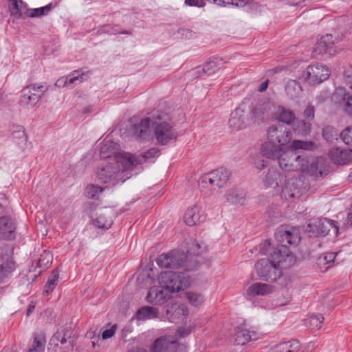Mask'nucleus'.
Here are the masks:
<instances>
[{"mask_svg":"<svg viewBox=\"0 0 352 352\" xmlns=\"http://www.w3.org/2000/svg\"><path fill=\"white\" fill-rule=\"evenodd\" d=\"M132 164L127 160L126 153L117 155V161L101 163L96 171L97 181L107 186L123 184L131 177Z\"/></svg>","mask_w":352,"mask_h":352,"instance_id":"1","label":"nucleus"},{"mask_svg":"<svg viewBox=\"0 0 352 352\" xmlns=\"http://www.w3.org/2000/svg\"><path fill=\"white\" fill-rule=\"evenodd\" d=\"M269 265L265 266V281L274 282L281 276V269H287L296 263L294 255L283 248L265 249Z\"/></svg>","mask_w":352,"mask_h":352,"instance_id":"2","label":"nucleus"},{"mask_svg":"<svg viewBox=\"0 0 352 352\" xmlns=\"http://www.w3.org/2000/svg\"><path fill=\"white\" fill-rule=\"evenodd\" d=\"M190 254L187 255L184 252L178 250H173L166 254H162L156 260L157 264L162 268H178L185 267L188 270H193L196 261H192Z\"/></svg>","mask_w":352,"mask_h":352,"instance_id":"3","label":"nucleus"},{"mask_svg":"<svg viewBox=\"0 0 352 352\" xmlns=\"http://www.w3.org/2000/svg\"><path fill=\"white\" fill-rule=\"evenodd\" d=\"M159 283L172 294L187 288L190 285V278L185 272L167 271L160 274Z\"/></svg>","mask_w":352,"mask_h":352,"instance_id":"4","label":"nucleus"},{"mask_svg":"<svg viewBox=\"0 0 352 352\" xmlns=\"http://www.w3.org/2000/svg\"><path fill=\"white\" fill-rule=\"evenodd\" d=\"M306 231L314 236L330 235L336 237L338 234V227L332 220L315 218L309 221Z\"/></svg>","mask_w":352,"mask_h":352,"instance_id":"5","label":"nucleus"},{"mask_svg":"<svg viewBox=\"0 0 352 352\" xmlns=\"http://www.w3.org/2000/svg\"><path fill=\"white\" fill-rule=\"evenodd\" d=\"M153 127L157 141L161 145H166L175 142L177 138V133L171 123L165 120L161 116H156Z\"/></svg>","mask_w":352,"mask_h":352,"instance_id":"6","label":"nucleus"},{"mask_svg":"<svg viewBox=\"0 0 352 352\" xmlns=\"http://www.w3.org/2000/svg\"><path fill=\"white\" fill-rule=\"evenodd\" d=\"M248 100H243L230 116L228 121L229 128L232 131H239L248 126L250 120L248 116Z\"/></svg>","mask_w":352,"mask_h":352,"instance_id":"7","label":"nucleus"},{"mask_svg":"<svg viewBox=\"0 0 352 352\" xmlns=\"http://www.w3.org/2000/svg\"><path fill=\"white\" fill-rule=\"evenodd\" d=\"M276 240L283 246H296L299 244L301 237L299 230L289 226H281L275 232Z\"/></svg>","mask_w":352,"mask_h":352,"instance_id":"8","label":"nucleus"},{"mask_svg":"<svg viewBox=\"0 0 352 352\" xmlns=\"http://www.w3.org/2000/svg\"><path fill=\"white\" fill-rule=\"evenodd\" d=\"M46 89L43 85L32 84L21 91L20 104L23 107H34L42 98Z\"/></svg>","mask_w":352,"mask_h":352,"instance_id":"9","label":"nucleus"},{"mask_svg":"<svg viewBox=\"0 0 352 352\" xmlns=\"http://www.w3.org/2000/svg\"><path fill=\"white\" fill-rule=\"evenodd\" d=\"M331 70L324 65L316 64L309 65L304 72L303 76L309 84H318L327 80Z\"/></svg>","mask_w":352,"mask_h":352,"instance_id":"10","label":"nucleus"},{"mask_svg":"<svg viewBox=\"0 0 352 352\" xmlns=\"http://www.w3.org/2000/svg\"><path fill=\"white\" fill-rule=\"evenodd\" d=\"M248 100V110L249 120L254 126L261 125L264 121V101L263 98L256 97L245 98Z\"/></svg>","mask_w":352,"mask_h":352,"instance_id":"11","label":"nucleus"},{"mask_svg":"<svg viewBox=\"0 0 352 352\" xmlns=\"http://www.w3.org/2000/svg\"><path fill=\"white\" fill-rule=\"evenodd\" d=\"M230 177V172L229 170L219 168L204 175L201 177V183L221 188L228 182Z\"/></svg>","mask_w":352,"mask_h":352,"instance_id":"12","label":"nucleus"},{"mask_svg":"<svg viewBox=\"0 0 352 352\" xmlns=\"http://www.w3.org/2000/svg\"><path fill=\"white\" fill-rule=\"evenodd\" d=\"M274 150L275 153L270 154L267 151V148H265V157L268 158H277L279 165L282 168L289 170L294 169L295 166L293 164V162L294 161L300 164V160H301V157L300 155H296V154L289 152H285L281 155H279L280 152V146H274Z\"/></svg>","mask_w":352,"mask_h":352,"instance_id":"13","label":"nucleus"},{"mask_svg":"<svg viewBox=\"0 0 352 352\" xmlns=\"http://www.w3.org/2000/svg\"><path fill=\"white\" fill-rule=\"evenodd\" d=\"M267 138L274 146H278L276 144L285 145L290 142L292 133L283 125L272 126L267 131Z\"/></svg>","mask_w":352,"mask_h":352,"instance_id":"14","label":"nucleus"},{"mask_svg":"<svg viewBox=\"0 0 352 352\" xmlns=\"http://www.w3.org/2000/svg\"><path fill=\"white\" fill-rule=\"evenodd\" d=\"M337 50L333 41L331 34H327L322 36L316 44L312 51V56L317 58L320 55L327 54L332 56L336 54Z\"/></svg>","mask_w":352,"mask_h":352,"instance_id":"15","label":"nucleus"},{"mask_svg":"<svg viewBox=\"0 0 352 352\" xmlns=\"http://www.w3.org/2000/svg\"><path fill=\"white\" fill-rule=\"evenodd\" d=\"M156 116L145 118L139 122L134 123L131 129L133 136L138 139H145L150 134V128L153 127V122L155 121Z\"/></svg>","mask_w":352,"mask_h":352,"instance_id":"16","label":"nucleus"},{"mask_svg":"<svg viewBox=\"0 0 352 352\" xmlns=\"http://www.w3.org/2000/svg\"><path fill=\"white\" fill-rule=\"evenodd\" d=\"M266 108L270 111L272 117L279 122L291 124L295 120L296 116L293 111L289 109L282 106L276 107L270 104H268L267 107L265 106V109Z\"/></svg>","mask_w":352,"mask_h":352,"instance_id":"17","label":"nucleus"},{"mask_svg":"<svg viewBox=\"0 0 352 352\" xmlns=\"http://www.w3.org/2000/svg\"><path fill=\"white\" fill-rule=\"evenodd\" d=\"M171 294L163 285L153 286L150 288L146 300L150 303L163 304L170 298Z\"/></svg>","mask_w":352,"mask_h":352,"instance_id":"18","label":"nucleus"},{"mask_svg":"<svg viewBox=\"0 0 352 352\" xmlns=\"http://www.w3.org/2000/svg\"><path fill=\"white\" fill-rule=\"evenodd\" d=\"M177 340L166 336L157 338L151 348V352H175L177 349Z\"/></svg>","mask_w":352,"mask_h":352,"instance_id":"19","label":"nucleus"},{"mask_svg":"<svg viewBox=\"0 0 352 352\" xmlns=\"http://www.w3.org/2000/svg\"><path fill=\"white\" fill-rule=\"evenodd\" d=\"M224 197L226 202L235 206H243L246 201V193L239 188L232 187L226 190Z\"/></svg>","mask_w":352,"mask_h":352,"instance_id":"20","label":"nucleus"},{"mask_svg":"<svg viewBox=\"0 0 352 352\" xmlns=\"http://www.w3.org/2000/svg\"><path fill=\"white\" fill-rule=\"evenodd\" d=\"M16 226L14 221L9 217H0V239L11 240L15 237Z\"/></svg>","mask_w":352,"mask_h":352,"instance_id":"21","label":"nucleus"},{"mask_svg":"<svg viewBox=\"0 0 352 352\" xmlns=\"http://www.w3.org/2000/svg\"><path fill=\"white\" fill-rule=\"evenodd\" d=\"M205 219L204 212L197 205L188 208L184 216L185 223L189 226H192L198 223L203 222Z\"/></svg>","mask_w":352,"mask_h":352,"instance_id":"22","label":"nucleus"},{"mask_svg":"<svg viewBox=\"0 0 352 352\" xmlns=\"http://www.w3.org/2000/svg\"><path fill=\"white\" fill-rule=\"evenodd\" d=\"M329 157L336 164H346L352 161V149L332 148L329 151Z\"/></svg>","mask_w":352,"mask_h":352,"instance_id":"23","label":"nucleus"},{"mask_svg":"<svg viewBox=\"0 0 352 352\" xmlns=\"http://www.w3.org/2000/svg\"><path fill=\"white\" fill-rule=\"evenodd\" d=\"M265 348L267 352H298L300 345L297 340H292L276 344H269Z\"/></svg>","mask_w":352,"mask_h":352,"instance_id":"24","label":"nucleus"},{"mask_svg":"<svg viewBox=\"0 0 352 352\" xmlns=\"http://www.w3.org/2000/svg\"><path fill=\"white\" fill-rule=\"evenodd\" d=\"M159 153L160 151L157 148H151L144 154L135 155L129 153H126V156L130 164H132L131 166L133 168L137 165L146 162L147 160L158 156Z\"/></svg>","mask_w":352,"mask_h":352,"instance_id":"25","label":"nucleus"},{"mask_svg":"<svg viewBox=\"0 0 352 352\" xmlns=\"http://www.w3.org/2000/svg\"><path fill=\"white\" fill-rule=\"evenodd\" d=\"M113 212L111 210H101L96 218L93 220V224L102 229H109L113 223Z\"/></svg>","mask_w":352,"mask_h":352,"instance_id":"26","label":"nucleus"},{"mask_svg":"<svg viewBox=\"0 0 352 352\" xmlns=\"http://www.w3.org/2000/svg\"><path fill=\"white\" fill-rule=\"evenodd\" d=\"M125 152H118V144L111 140H104L100 149V156L102 158H109L113 156L114 160L117 161V155Z\"/></svg>","mask_w":352,"mask_h":352,"instance_id":"27","label":"nucleus"},{"mask_svg":"<svg viewBox=\"0 0 352 352\" xmlns=\"http://www.w3.org/2000/svg\"><path fill=\"white\" fill-rule=\"evenodd\" d=\"M256 333L250 332L244 327H237L234 334V342L236 345H244L250 340H256Z\"/></svg>","mask_w":352,"mask_h":352,"instance_id":"28","label":"nucleus"},{"mask_svg":"<svg viewBox=\"0 0 352 352\" xmlns=\"http://www.w3.org/2000/svg\"><path fill=\"white\" fill-rule=\"evenodd\" d=\"M250 160L256 170H261L264 168V143H261L259 148L252 150Z\"/></svg>","mask_w":352,"mask_h":352,"instance_id":"29","label":"nucleus"},{"mask_svg":"<svg viewBox=\"0 0 352 352\" xmlns=\"http://www.w3.org/2000/svg\"><path fill=\"white\" fill-rule=\"evenodd\" d=\"M159 309L154 307L144 306L139 309L136 318L139 320H151L158 318Z\"/></svg>","mask_w":352,"mask_h":352,"instance_id":"30","label":"nucleus"},{"mask_svg":"<svg viewBox=\"0 0 352 352\" xmlns=\"http://www.w3.org/2000/svg\"><path fill=\"white\" fill-rule=\"evenodd\" d=\"M300 163L301 165L299 164V166L297 165L295 166L296 170H300L302 172L307 171L313 175L316 174L318 170V162L316 160H312L311 162H309L301 157L300 160Z\"/></svg>","mask_w":352,"mask_h":352,"instance_id":"31","label":"nucleus"},{"mask_svg":"<svg viewBox=\"0 0 352 352\" xmlns=\"http://www.w3.org/2000/svg\"><path fill=\"white\" fill-rule=\"evenodd\" d=\"M11 133L14 140L20 146H25L28 142V137L22 126H13Z\"/></svg>","mask_w":352,"mask_h":352,"instance_id":"32","label":"nucleus"},{"mask_svg":"<svg viewBox=\"0 0 352 352\" xmlns=\"http://www.w3.org/2000/svg\"><path fill=\"white\" fill-rule=\"evenodd\" d=\"M293 122L292 129L296 134L305 136L310 133L311 125L309 122H305L304 120H296Z\"/></svg>","mask_w":352,"mask_h":352,"instance_id":"33","label":"nucleus"},{"mask_svg":"<svg viewBox=\"0 0 352 352\" xmlns=\"http://www.w3.org/2000/svg\"><path fill=\"white\" fill-rule=\"evenodd\" d=\"M285 91L291 98L298 97L302 92V88L300 83L296 80H290L285 86Z\"/></svg>","mask_w":352,"mask_h":352,"instance_id":"34","label":"nucleus"},{"mask_svg":"<svg viewBox=\"0 0 352 352\" xmlns=\"http://www.w3.org/2000/svg\"><path fill=\"white\" fill-rule=\"evenodd\" d=\"M11 3L9 5V10L12 15L17 19L23 16L25 5L21 0H9ZM25 14V12H24Z\"/></svg>","mask_w":352,"mask_h":352,"instance_id":"35","label":"nucleus"},{"mask_svg":"<svg viewBox=\"0 0 352 352\" xmlns=\"http://www.w3.org/2000/svg\"><path fill=\"white\" fill-rule=\"evenodd\" d=\"M59 279V273L57 270H54L51 275L48 277L47 281L44 287L43 293L48 295L51 293L56 286Z\"/></svg>","mask_w":352,"mask_h":352,"instance_id":"36","label":"nucleus"},{"mask_svg":"<svg viewBox=\"0 0 352 352\" xmlns=\"http://www.w3.org/2000/svg\"><path fill=\"white\" fill-rule=\"evenodd\" d=\"M222 59L219 58L210 60L204 66V73L210 75L222 67Z\"/></svg>","mask_w":352,"mask_h":352,"instance_id":"37","label":"nucleus"},{"mask_svg":"<svg viewBox=\"0 0 352 352\" xmlns=\"http://www.w3.org/2000/svg\"><path fill=\"white\" fill-rule=\"evenodd\" d=\"M290 148L295 151L298 149L313 151L316 148V145L311 141L294 140L290 145Z\"/></svg>","mask_w":352,"mask_h":352,"instance_id":"38","label":"nucleus"},{"mask_svg":"<svg viewBox=\"0 0 352 352\" xmlns=\"http://www.w3.org/2000/svg\"><path fill=\"white\" fill-rule=\"evenodd\" d=\"M104 191V188L96 184H89L85 190V195L89 199H98Z\"/></svg>","mask_w":352,"mask_h":352,"instance_id":"39","label":"nucleus"},{"mask_svg":"<svg viewBox=\"0 0 352 352\" xmlns=\"http://www.w3.org/2000/svg\"><path fill=\"white\" fill-rule=\"evenodd\" d=\"M52 9V3H50L45 6L34 8V9H27L25 11V14L31 18L40 17L43 15H46Z\"/></svg>","mask_w":352,"mask_h":352,"instance_id":"40","label":"nucleus"},{"mask_svg":"<svg viewBox=\"0 0 352 352\" xmlns=\"http://www.w3.org/2000/svg\"><path fill=\"white\" fill-rule=\"evenodd\" d=\"M85 73L81 71H74L70 74L67 75L66 77L68 87H73V85H77L82 82L85 78Z\"/></svg>","mask_w":352,"mask_h":352,"instance_id":"41","label":"nucleus"},{"mask_svg":"<svg viewBox=\"0 0 352 352\" xmlns=\"http://www.w3.org/2000/svg\"><path fill=\"white\" fill-rule=\"evenodd\" d=\"M45 340L42 335H35L32 346L28 352H43Z\"/></svg>","mask_w":352,"mask_h":352,"instance_id":"42","label":"nucleus"},{"mask_svg":"<svg viewBox=\"0 0 352 352\" xmlns=\"http://www.w3.org/2000/svg\"><path fill=\"white\" fill-rule=\"evenodd\" d=\"M247 295L250 299L257 296L264 295V284L256 283L250 286L247 290Z\"/></svg>","mask_w":352,"mask_h":352,"instance_id":"43","label":"nucleus"},{"mask_svg":"<svg viewBox=\"0 0 352 352\" xmlns=\"http://www.w3.org/2000/svg\"><path fill=\"white\" fill-rule=\"evenodd\" d=\"M188 302L195 307L201 305L204 300V296L201 294L194 292H188L186 294Z\"/></svg>","mask_w":352,"mask_h":352,"instance_id":"44","label":"nucleus"},{"mask_svg":"<svg viewBox=\"0 0 352 352\" xmlns=\"http://www.w3.org/2000/svg\"><path fill=\"white\" fill-rule=\"evenodd\" d=\"M323 320L322 316L312 315L307 320L306 325L312 329L318 330L321 328Z\"/></svg>","mask_w":352,"mask_h":352,"instance_id":"45","label":"nucleus"},{"mask_svg":"<svg viewBox=\"0 0 352 352\" xmlns=\"http://www.w3.org/2000/svg\"><path fill=\"white\" fill-rule=\"evenodd\" d=\"M71 333L72 332L65 328L58 330L53 336V340L60 341V344H63L71 338Z\"/></svg>","mask_w":352,"mask_h":352,"instance_id":"46","label":"nucleus"},{"mask_svg":"<svg viewBox=\"0 0 352 352\" xmlns=\"http://www.w3.org/2000/svg\"><path fill=\"white\" fill-rule=\"evenodd\" d=\"M206 1H208L218 6H223L224 3V0H185V3L187 5L197 7H204Z\"/></svg>","mask_w":352,"mask_h":352,"instance_id":"47","label":"nucleus"},{"mask_svg":"<svg viewBox=\"0 0 352 352\" xmlns=\"http://www.w3.org/2000/svg\"><path fill=\"white\" fill-rule=\"evenodd\" d=\"M15 263L12 259H8L0 266L1 270L3 272V274L7 277L15 270Z\"/></svg>","mask_w":352,"mask_h":352,"instance_id":"48","label":"nucleus"},{"mask_svg":"<svg viewBox=\"0 0 352 352\" xmlns=\"http://www.w3.org/2000/svg\"><path fill=\"white\" fill-rule=\"evenodd\" d=\"M337 135L335 129L330 126L324 127L322 130V135L327 142H331Z\"/></svg>","mask_w":352,"mask_h":352,"instance_id":"49","label":"nucleus"},{"mask_svg":"<svg viewBox=\"0 0 352 352\" xmlns=\"http://www.w3.org/2000/svg\"><path fill=\"white\" fill-rule=\"evenodd\" d=\"M340 137L346 144L352 146V126L343 130L340 133Z\"/></svg>","mask_w":352,"mask_h":352,"instance_id":"50","label":"nucleus"},{"mask_svg":"<svg viewBox=\"0 0 352 352\" xmlns=\"http://www.w3.org/2000/svg\"><path fill=\"white\" fill-rule=\"evenodd\" d=\"M338 254V252H327L322 254V257H325V261L327 264V266L329 265V267L331 266V263H338V260L336 259V256Z\"/></svg>","mask_w":352,"mask_h":352,"instance_id":"51","label":"nucleus"},{"mask_svg":"<svg viewBox=\"0 0 352 352\" xmlns=\"http://www.w3.org/2000/svg\"><path fill=\"white\" fill-rule=\"evenodd\" d=\"M204 68L203 67H197L195 69L189 71L187 74L188 77L191 78H196L200 77L204 74Z\"/></svg>","mask_w":352,"mask_h":352,"instance_id":"52","label":"nucleus"},{"mask_svg":"<svg viewBox=\"0 0 352 352\" xmlns=\"http://www.w3.org/2000/svg\"><path fill=\"white\" fill-rule=\"evenodd\" d=\"M344 100H346L344 111L349 116H352V95L345 94Z\"/></svg>","mask_w":352,"mask_h":352,"instance_id":"53","label":"nucleus"},{"mask_svg":"<svg viewBox=\"0 0 352 352\" xmlns=\"http://www.w3.org/2000/svg\"><path fill=\"white\" fill-rule=\"evenodd\" d=\"M314 107L312 104H309L305 108L303 112V116L305 118L311 120L314 118Z\"/></svg>","mask_w":352,"mask_h":352,"instance_id":"54","label":"nucleus"},{"mask_svg":"<svg viewBox=\"0 0 352 352\" xmlns=\"http://www.w3.org/2000/svg\"><path fill=\"white\" fill-rule=\"evenodd\" d=\"M248 3V0H224V3L223 6H226L227 4H232L236 7H244Z\"/></svg>","mask_w":352,"mask_h":352,"instance_id":"55","label":"nucleus"},{"mask_svg":"<svg viewBox=\"0 0 352 352\" xmlns=\"http://www.w3.org/2000/svg\"><path fill=\"white\" fill-rule=\"evenodd\" d=\"M255 269L257 274L259 277L263 278L264 276V261L260 259L255 264Z\"/></svg>","mask_w":352,"mask_h":352,"instance_id":"56","label":"nucleus"},{"mask_svg":"<svg viewBox=\"0 0 352 352\" xmlns=\"http://www.w3.org/2000/svg\"><path fill=\"white\" fill-rule=\"evenodd\" d=\"M116 329L117 326L114 324L110 329L104 330L102 334V339L107 340L111 338L115 334Z\"/></svg>","mask_w":352,"mask_h":352,"instance_id":"57","label":"nucleus"},{"mask_svg":"<svg viewBox=\"0 0 352 352\" xmlns=\"http://www.w3.org/2000/svg\"><path fill=\"white\" fill-rule=\"evenodd\" d=\"M316 263L321 272H325L329 267V265L327 266L326 263L325 257H322V255L318 257Z\"/></svg>","mask_w":352,"mask_h":352,"instance_id":"58","label":"nucleus"},{"mask_svg":"<svg viewBox=\"0 0 352 352\" xmlns=\"http://www.w3.org/2000/svg\"><path fill=\"white\" fill-rule=\"evenodd\" d=\"M204 249V247L202 245L197 243H193L190 250V254H199L203 252Z\"/></svg>","mask_w":352,"mask_h":352,"instance_id":"59","label":"nucleus"},{"mask_svg":"<svg viewBox=\"0 0 352 352\" xmlns=\"http://www.w3.org/2000/svg\"><path fill=\"white\" fill-rule=\"evenodd\" d=\"M192 331L190 327H182L178 329L177 333L180 338H184L189 335Z\"/></svg>","mask_w":352,"mask_h":352,"instance_id":"60","label":"nucleus"},{"mask_svg":"<svg viewBox=\"0 0 352 352\" xmlns=\"http://www.w3.org/2000/svg\"><path fill=\"white\" fill-rule=\"evenodd\" d=\"M55 85L58 87H68L66 77L63 76L58 79Z\"/></svg>","mask_w":352,"mask_h":352,"instance_id":"61","label":"nucleus"},{"mask_svg":"<svg viewBox=\"0 0 352 352\" xmlns=\"http://www.w3.org/2000/svg\"><path fill=\"white\" fill-rule=\"evenodd\" d=\"M178 313H182L183 316H186L188 314V311L184 305H180L178 306Z\"/></svg>","mask_w":352,"mask_h":352,"instance_id":"62","label":"nucleus"},{"mask_svg":"<svg viewBox=\"0 0 352 352\" xmlns=\"http://www.w3.org/2000/svg\"><path fill=\"white\" fill-rule=\"evenodd\" d=\"M35 308V305L32 302L29 305H28V309H27V316H30L33 310Z\"/></svg>","mask_w":352,"mask_h":352,"instance_id":"63","label":"nucleus"},{"mask_svg":"<svg viewBox=\"0 0 352 352\" xmlns=\"http://www.w3.org/2000/svg\"><path fill=\"white\" fill-rule=\"evenodd\" d=\"M274 286H272L271 285L265 284V294L272 293L274 292Z\"/></svg>","mask_w":352,"mask_h":352,"instance_id":"64","label":"nucleus"}]
</instances>
